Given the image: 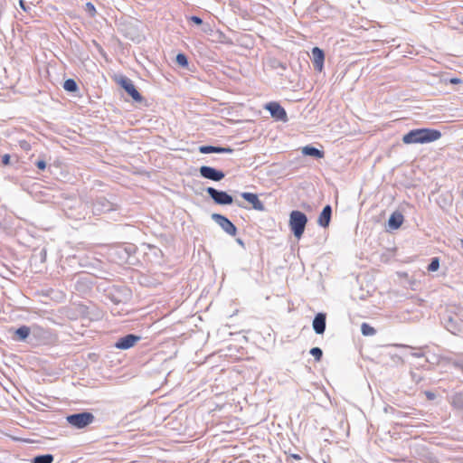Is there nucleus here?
Segmentation results:
<instances>
[{"mask_svg": "<svg viewBox=\"0 0 463 463\" xmlns=\"http://www.w3.org/2000/svg\"><path fill=\"white\" fill-rule=\"evenodd\" d=\"M439 130L431 128H416L409 131L402 137L404 144H425L440 138Z\"/></svg>", "mask_w": 463, "mask_h": 463, "instance_id": "nucleus-1", "label": "nucleus"}, {"mask_svg": "<svg viewBox=\"0 0 463 463\" xmlns=\"http://www.w3.org/2000/svg\"><path fill=\"white\" fill-rule=\"evenodd\" d=\"M307 223V217L304 213L297 210L290 213L288 225L297 239H300L302 237Z\"/></svg>", "mask_w": 463, "mask_h": 463, "instance_id": "nucleus-2", "label": "nucleus"}, {"mask_svg": "<svg viewBox=\"0 0 463 463\" xmlns=\"http://www.w3.org/2000/svg\"><path fill=\"white\" fill-rule=\"evenodd\" d=\"M94 415L89 411H82L67 416V421L76 429H83L94 421Z\"/></svg>", "mask_w": 463, "mask_h": 463, "instance_id": "nucleus-3", "label": "nucleus"}, {"mask_svg": "<svg viewBox=\"0 0 463 463\" xmlns=\"http://www.w3.org/2000/svg\"><path fill=\"white\" fill-rule=\"evenodd\" d=\"M206 193L216 204L229 205L233 203V198L225 191L217 190L213 187H207Z\"/></svg>", "mask_w": 463, "mask_h": 463, "instance_id": "nucleus-4", "label": "nucleus"}, {"mask_svg": "<svg viewBox=\"0 0 463 463\" xmlns=\"http://www.w3.org/2000/svg\"><path fill=\"white\" fill-rule=\"evenodd\" d=\"M116 210V205L104 196L97 197L92 203L93 214L99 215Z\"/></svg>", "mask_w": 463, "mask_h": 463, "instance_id": "nucleus-5", "label": "nucleus"}, {"mask_svg": "<svg viewBox=\"0 0 463 463\" xmlns=\"http://www.w3.org/2000/svg\"><path fill=\"white\" fill-rule=\"evenodd\" d=\"M211 217L224 232L230 236L236 235L237 227L226 216L220 213H213Z\"/></svg>", "mask_w": 463, "mask_h": 463, "instance_id": "nucleus-6", "label": "nucleus"}, {"mask_svg": "<svg viewBox=\"0 0 463 463\" xmlns=\"http://www.w3.org/2000/svg\"><path fill=\"white\" fill-rule=\"evenodd\" d=\"M265 109L269 112L271 117L276 120L287 122L288 115L285 109L278 102H269L264 106Z\"/></svg>", "mask_w": 463, "mask_h": 463, "instance_id": "nucleus-7", "label": "nucleus"}, {"mask_svg": "<svg viewBox=\"0 0 463 463\" xmlns=\"http://www.w3.org/2000/svg\"><path fill=\"white\" fill-rule=\"evenodd\" d=\"M118 83L136 102H141L143 100L142 95L137 91L130 79L121 77Z\"/></svg>", "mask_w": 463, "mask_h": 463, "instance_id": "nucleus-8", "label": "nucleus"}, {"mask_svg": "<svg viewBox=\"0 0 463 463\" xmlns=\"http://www.w3.org/2000/svg\"><path fill=\"white\" fill-rule=\"evenodd\" d=\"M199 172L202 177L214 182H219L225 176V174L222 170L208 165L201 166Z\"/></svg>", "mask_w": 463, "mask_h": 463, "instance_id": "nucleus-9", "label": "nucleus"}, {"mask_svg": "<svg viewBox=\"0 0 463 463\" xmlns=\"http://www.w3.org/2000/svg\"><path fill=\"white\" fill-rule=\"evenodd\" d=\"M140 339L141 336L139 335L128 334L118 338L114 346L120 350H128L133 347Z\"/></svg>", "mask_w": 463, "mask_h": 463, "instance_id": "nucleus-10", "label": "nucleus"}, {"mask_svg": "<svg viewBox=\"0 0 463 463\" xmlns=\"http://www.w3.org/2000/svg\"><path fill=\"white\" fill-rule=\"evenodd\" d=\"M311 53H312L311 60L313 62L314 69L316 71L321 72L324 68V61H325L324 51L322 49H320L319 47H313Z\"/></svg>", "mask_w": 463, "mask_h": 463, "instance_id": "nucleus-11", "label": "nucleus"}, {"mask_svg": "<svg viewBox=\"0 0 463 463\" xmlns=\"http://www.w3.org/2000/svg\"><path fill=\"white\" fill-rule=\"evenodd\" d=\"M312 326L316 334H324L326 326V315L322 312L317 313L313 319Z\"/></svg>", "mask_w": 463, "mask_h": 463, "instance_id": "nucleus-12", "label": "nucleus"}, {"mask_svg": "<svg viewBox=\"0 0 463 463\" xmlns=\"http://www.w3.org/2000/svg\"><path fill=\"white\" fill-rule=\"evenodd\" d=\"M241 195L244 200L252 204L253 209L260 212L265 210L264 203L259 199L256 194L244 192Z\"/></svg>", "mask_w": 463, "mask_h": 463, "instance_id": "nucleus-13", "label": "nucleus"}, {"mask_svg": "<svg viewBox=\"0 0 463 463\" xmlns=\"http://www.w3.org/2000/svg\"><path fill=\"white\" fill-rule=\"evenodd\" d=\"M331 216H332V207H331V205L326 204L323 208L322 212L320 213V214L318 216V219H317L318 225L323 228L328 227L330 224Z\"/></svg>", "mask_w": 463, "mask_h": 463, "instance_id": "nucleus-14", "label": "nucleus"}, {"mask_svg": "<svg viewBox=\"0 0 463 463\" xmlns=\"http://www.w3.org/2000/svg\"><path fill=\"white\" fill-rule=\"evenodd\" d=\"M403 220V215L400 212H394L388 220V226L392 230H397L402 226Z\"/></svg>", "mask_w": 463, "mask_h": 463, "instance_id": "nucleus-15", "label": "nucleus"}, {"mask_svg": "<svg viewBox=\"0 0 463 463\" xmlns=\"http://www.w3.org/2000/svg\"><path fill=\"white\" fill-rule=\"evenodd\" d=\"M302 154L304 156H312L314 158H323L325 153L313 146H306L302 147Z\"/></svg>", "mask_w": 463, "mask_h": 463, "instance_id": "nucleus-16", "label": "nucleus"}, {"mask_svg": "<svg viewBox=\"0 0 463 463\" xmlns=\"http://www.w3.org/2000/svg\"><path fill=\"white\" fill-rule=\"evenodd\" d=\"M30 334H31V327L27 326H22L18 327L14 332L16 339L19 341H25L26 338L30 335Z\"/></svg>", "mask_w": 463, "mask_h": 463, "instance_id": "nucleus-17", "label": "nucleus"}, {"mask_svg": "<svg viewBox=\"0 0 463 463\" xmlns=\"http://www.w3.org/2000/svg\"><path fill=\"white\" fill-rule=\"evenodd\" d=\"M53 456L52 454H43V455H38L35 456L33 459V463H52L53 462Z\"/></svg>", "mask_w": 463, "mask_h": 463, "instance_id": "nucleus-18", "label": "nucleus"}, {"mask_svg": "<svg viewBox=\"0 0 463 463\" xmlns=\"http://www.w3.org/2000/svg\"><path fill=\"white\" fill-rule=\"evenodd\" d=\"M63 88L68 92H75L78 90V84L73 79H68L64 81Z\"/></svg>", "mask_w": 463, "mask_h": 463, "instance_id": "nucleus-19", "label": "nucleus"}, {"mask_svg": "<svg viewBox=\"0 0 463 463\" xmlns=\"http://www.w3.org/2000/svg\"><path fill=\"white\" fill-rule=\"evenodd\" d=\"M361 332L365 336L373 335L376 330L367 323H363L361 326Z\"/></svg>", "mask_w": 463, "mask_h": 463, "instance_id": "nucleus-20", "label": "nucleus"}, {"mask_svg": "<svg viewBox=\"0 0 463 463\" xmlns=\"http://www.w3.org/2000/svg\"><path fill=\"white\" fill-rule=\"evenodd\" d=\"M198 149H199V152L202 153V154H212V153H217L218 154L219 146L206 145V146H199Z\"/></svg>", "mask_w": 463, "mask_h": 463, "instance_id": "nucleus-21", "label": "nucleus"}, {"mask_svg": "<svg viewBox=\"0 0 463 463\" xmlns=\"http://www.w3.org/2000/svg\"><path fill=\"white\" fill-rule=\"evenodd\" d=\"M175 61L178 65L181 67H187L188 66V59L187 56L184 53H178L175 57Z\"/></svg>", "mask_w": 463, "mask_h": 463, "instance_id": "nucleus-22", "label": "nucleus"}, {"mask_svg": "<svg viewBox=\"0 0 463 463\" xmlns=\"http://www.w3.org/2000/svg\"><path fill=\"white\" fill-rule=\"evenodd\" d=\"M439 268V259L438 257L432 258L428 266V271L434 272Z\"/></svg>", "mask_w": 463, "mask_h": 463, "instance_id": "nucleus-23", "label": "nucleus"}, {"mask_svg": "<svg viewBox=\"0 0 463 463\" xmlns=\"http://www.w3.org/2000/svg\"><path fill=\"white\" fill-rule=\"evenodd\" d=\"M310 354L315 358L316 361H320L323 355V351L319 347H313L309 351Z\"/></svg>", "mask_w": 463, "mask_h": 463, "instance_id": "nucleus-24", "label": "nucleus"}, {"mask_svg": "<svg viewBox=\"0 0 463 463\" xmlns=\"http://www.w3.org/2000/svg\"><path fill=\"white\" fill-rule=\"evenodd\" d=\"M31 333L35 336H42L48 334L47 331L37 326H33L31 327Z\"/></svg>", "mask_w": 463, "mask_h": 463, "instance_id": "nucleus-25", "label": "nucleus"}, {"mask_svg": "<svg viewBox=\"0 0 463 463\" xmlns=\"http://www.w3.org/2000/svg\"><path fill=\"white\" fill-rule=\"evenodd\" d=\"M85 10L90 14L91 17L95 16L96 14V8L93 4L90 2L86 3Z\"/></svg>", "mask_w": 463, "mask_h": 463, "instance_id": "nucleus-26", "label": "nucleus"}, {"mask_svg": "<svg viewBox=\"0 0 463 463\" xmlns=\"http://www.w3.org/2000/svg\"><path fill=\"white\" fill-rule=\"evenodd\" d=\"M10 159H11V156L8 154H5L4 156H2V157H1L2 165H4V166L9 165L11 163Z\"/></svg>", "mask_w": 463, "mask_h": 463, "instance_id": "nucleus-27", "label": "nucleus"}, {"mask_svg": "<svg viewBox=\"0 0 463 463\" xmlns=\"http://www.w3.org/2000/svg\"><path fill=\"white\" fill-rule=\"evenodd\" d=\"M233 152V149L227 146V147H222V146H219V150H218V154H232Z\"/></svg>", "mask_w": 463, "mask_h": 463, "instance_id": "nucleus-28", "label": "nucleus"}, {"mask_svg": "<svg viewBox=\"0 0 463 463\" xmlns=\"http://www.w3.org/2000/svg\"><path fill=\"white\" fill-rule=\"evenodd\" d=\"M189 19H190V21H192L194 24H195L197 25H201L203 24V20L199 16L193 15Z\"/></svg>", "mask_w": 463, "mask_h": 463, "instance_id": "nucleus-29", "label": "nucleus"}, {"mask_svg": "<svg viewBox=\"0 0 463 463\" xmlns=\"http://www.w3.org/2000/svg\"><path fill=\"white\" fill-rule=\"evenodd\" d=\"M35 165L40 170H44L46 168V162L43 159L37 160Z\"/></svg>", "mask_w": 463, "mask_h": 463, "instance_id": "nucleus-30", "label": "nucleus"}, {"mask_svg": "<svg viewBox=\"0 0 463 463\" xmlns=\"http://www.w3.org/2000/svg\"><path fill=\"white\" fill-rule=\"evenodd\" d=\"M19 5L24 12H28L31 9L24 0H19Z\"/></svg>", "mask_w": 463, "mask_h": 463, "instance_id": "nucleus-31", "label": "nucleus"}, {"mask_svg": "<svg viewBox=\"0 0 463 463\" xmlns=\"http://www.w3.org/2000/svg\"><path fill=\"white\" fill-rule=\"evenodd\" d=\"M411 376L412 381L415 383H419L422 379L420 375H418L417 373H415L413 372L411 373Z\"/></svg>", "mask_w": 463, "mask_h": 463, "instance_id": "nucleus-32", "label": "nucleus"}, {"mask_svg": "<svg viewBox=\"0 0 463 463\" xmlns=\"http://www.w3.org/2000/svg\"><path fill=\"white\" fill-rule=\"evenodd\" d=\"M236 242L241 245L242 248H245L244 241L241 238L236 239Z\"/></svg>", "mask_w": 463, "mask_h": 463, "instance_id": "nucleus-33", "label": "nucleus"}, {"mask_svg": "<svg viewBox=\"0 0 463 463\" xmlns=\"http://www.w3.org/2000/svg\"><path fill=\"white\" fill-rule=\"evenodd\" d=\"M426 396L428 397V399L432 400V399H434L435 394L433 392H427Z\"/></svg>", "mask_w": 463, "mask_h": 463, "instance_id": "nucleus-34", "label": "nucleus"}, {"mask_svg": "<svg viewBox=\"0 0 463 463\" xmlns=\"http://www.w3.org/2000/svg\"><path fill=\"white\" fill-rule=\"evenodd\" d=\"M460 81H461V80H460L459 79H458V78H452V79L450 80V82H451V83H453V84H457V83H458V82H460Z\"/></svg>", "mask_w": 463, "mask_h": 463, "instance_id": "nucleus-35", "label": "nucleus"}, {"mask_svg": "<svg viewBox=\"0 0 463 463\" xmlns=\"http://www.w3.org/2000/svg\"><path fill=\"white\" fill-rule=\"evenodd\" d=\"M412 355L416 356V357H421L423 355V354L422 353H413Z\"/></svg>", "mask_w": 463, "mask_h": 463, "instance_id": "nucleus-36", "label": "nucleus"}, {"mask_svg": "<svg viewBox=\"0 0 463 463\" xmlns=\"http://www.w3.org/2000/svg\"><path fill=\"white\" fill-rule=\"evenodd\" d=\"M292 458H294L295 459H300V456L298 454H293Z\"/></svg>", "mask_w": 463, "mask_h": 463, "instance_id": "nucleus-37", "label": "nucleus"}, {"mask_svg": "<svg viewBox=\"0 0 463 463\" xmlns=\"http://www.w3.org/2000/svg\"><path fill=\"white\" fill-rule=\"evenodd\" d=\"M447 328H448V330H449V331H451V332H452V327H449V325L447 326Z\"/></svg>", "mask_w": 463, "mask_h": 463, "instance_id": "nucleus-38", "label": "nucleus"}, {"mask_svg": "<svg viewBox=\"0 0 463 463\" xmlns=\"http://www.w3.org/2000/svg\"><path fill=\"white\" fill-rule=\"evenodd\" d=\"M238 206L239 207H243L242 203H238Z\"/></svg>", "mask_w": 463, "mask_h": 463, "instance_id": "nucleus-39", "label": "nucleus"}]
</instances>
